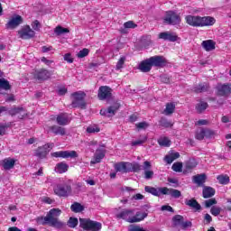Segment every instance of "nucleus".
<instances>
[{"instance_id": "nucleus-1", "label": "nucleus", "mask_w": 231, "mask_h": 231, "mask_svg": "<svg viewBox=\"0 0 231 231\" xmlns=\"http://www.w3.org/2000/svg\"><path fill=\"white\" fill-rule=\"evenodd\" d=\"M62 214V210L59 208L51 209L46 217H38L36 218L37 225H50L54 228H64L66 224L59 220V217Z\"/></svg>"}, {"instance_id": "nucleus-2", "label": "nucleus", "mask_w": 231, "mask_h": 231, "mask_svg": "<svg viewBox=\"0 0 231 231\" xmlns=\"http://www.w3.org/2000/svg\"><path fill=\"white\" fill-rule=\"evenodd\" d=\"M117 217L118 219H125L128 223H140V221H143L144 217H147V213L137 212L134 216V210L125 209L117 214Z\"/></svg>"}, {"instance_id": "nucleus-3", "label": "nucleus", "mask_w": 231, "mask_h": 231, "mask_svg": "<svg viewBox=\"0 0 231 231\" xmlns=\"http://www.w3.org/2000/svg\"><path fill=\"white\" fill-rule=\"evenodd\" d=\"M116 172H138L142 166L136 162H118L115 164Z\"/></svg>"}, {"instance_id": "nucleus-4", "label": "nucleus", "mask_w": 231, "mask_h": 231, "mask_svg": "<svg viewBox=\"0 0 231 231\" xmlns=\"http://www.w3.org/2000/svg\"><path fill=\"white\" fill-rule=\"evenodd\" d=\"M79 225L81 228L88 231H100L102 230V224L100 222L93 221L88 218H80Z\"/></svg>"}, {"instance_id": "nucleus-5", "label": "nucleus", "mask_w": 231, "mask_h": 231, "mask_svg": "<svg viewBox=\"0 0 231 231\" xmlns=\"http://www.w3.org/2000/svg\"><path fill=\"white\" fill-rule=\"evenodd\" d=\"M53 190L56 196H59L60 198H68V196H71L72 192L71 185L68 183L57 184Z\"/></svg>"}, {"instance_id": "nucleus-6", "label": "nucleus", "mask_w": 231, "mask_h": 231, "mask_svg": "<svg viewBox=\"0 0 231 231\" xmlns=\"http://www.w3.org/2000/svg\"><path fill=\"white\" fill-rule=\"evenodd\" d=\"M73 101H72V106L73 107H86V101H84V98H86V93L83 91H78L72 94Z\"/></svg>"}, {"instance_id": "nucleus-7", "label": "nucleus", "mask_w": 231, "mask_h": 231, "mask_svg": "<svg viewBox=\"0 0 231 231\" xmlns=\"http://www.w3.org/2000/svg\"><path fill=\"white\" fill-rule=\"evenodd\" d=\"M164 23L166 24H172V26H178L180 23H181V18L176 13L172 11L166 12V15L164 17Z\"/></svg>"}, {"instance_id": "nucleus-8", "label": "nucleus", "mask_w": 231, "mask_h": 231, "mask_svg": "<svg viewBox=\"0 0 231 231\" xmlns=\"http://www.w3.org/2000/svg\"><path fill=\"white\" fill-rule=\"evenodd\" d=\"M18 35L20 39H32V37H35V31L32 30L30 25H25L20 31H18Z\"/></svg>"}, {"instance_id": "nucleus-9", "label": "nucleus", "mask_w": 231, "mask_h": 231, "mask_svg": "<svg viewBox=\"0 0 231 231\" xmlns=\"http://www.w3.org/2000/svg\"><path fill=\"white\" fill-rule=\"evenodd\" d=\"M113 89L107 86H102L98 89L97 97L99 100H109L111 98Z\"/></svg>"}, {"instance_id": "nucleus-10", "label": "nucleus", "mask_w": 231, "mask_h": 231, "mask_svg": "<svg viewBox=\"0 0 231 231\" xmlns=\"http://www.w3.org/2000/svg\"><path fill=\"white\" fill-rule=\"evenodd\" d=\"M53 158H78L79 154L75 151H60L51 153Z\"/></svg>"}, {"instance_id": "nucleus-11", "label": "nucleus", "mask_w": 231, "mask_h": 231, "mask_svg": "<svg viewBox=\"0 0 231 231\" xmlns=\"http://www.w3.org/2000/svg\"><path fill=\"white\" fill-rule=\"evenodd\" d=\"M53 147H55V144L53 143H47L44 144L42 147H39L36 150V156H38V158H44L46 156V154H48L50 152V151H51V149H53Z\"/></svg>"}, {"instance_id": "nucleus-12", "label": "nucleus", "mask_w": 231, "mask_h": 231, "mask_svg": "<svg viewBox=\"0 0 231 231\" xmlns=\"http://www.w3.org/2000/svg\"><path fill=\"white\" fill-rule=\"evenodd\" d=\"M173 223L175 226H180V228H189V226H192V222L190 221H183V217L180 215H177L173 217Z\"/></svg>"}, {"instance_id": "nucleus-13", "label": "nucleus", "mask_w": 231, "mask_h": 231, "mask_svg": "<svg viewBox=\"0 0 231 231\" xmlns=\"http://www.w3.org/2000/svg\"><path fill=\"white\" fill-rule=\"evenodd\" d=\"M148 60L152 66H155V68H162L167 64V60L163 56H152Z\"/></svg>"}, {"instance_id": "nucleus-14", "label": "nucleus", "mask_w": 231, "mask_h": 231, "mask_svg": "<svg viewBox=\"0 0 231 231\" xmlns=\"http://www.w3.org/2000/svg\"><path fill=\"white\" fill-rule=\"evenodd\" d=\"M185 19L189 26H203V18L201 16L188 15Z\"/></svg>"}, {"instance_id": "nucleus-15", "label": "nucleus", "mask_w": 231, "mask_h": 231, "mask_svg": "<svg viewBox=\"0 0 231 231\" xmlns=\"http://www.w3.org/2000/svg\"><path fill=\"white\" fill-rule=\"evenodd\" d=\"M9 113L12 116H16L19 118V120H23V118H25V116H28V112H26V109L23 107L12 108Z\"/></svg>"}, {"instance_id": "nucleus-16", "label": "nucleus", "mask_w": 231, "mask_h": 231, "mask_svg": "<svg viewBox=\"0 0 231 231\" xmlns=\"http://www.w3.org/2000/svg\"><path fill=\"white\" fill-rule=\"evenodd\" d=\"M19 24H23V17L21 15H14L7 23L6 28L9 30H14L17 28Z\"/></svg>"}, {"instance_id": "nucleus-17", "label": "nucleus", "mask_w": 231, "mask_h": 231, "mask_svg": "<svg viewBox=\"0 0 231 231\" xmlns=\"http://www.w3.org/2000/svg\"><path fill=\"white\" fill-rule=\"evenodd\" d=\"M34 77L38 80H48V79L51 77V71L46 69H41L39 70H35Z\"/></svg>"}, {"instance_id": "nucleus-18", "label": "nucleus", "mask_w": 231, "mask_h": 231, "mask_svg": "<svg viewBox=\"0 0 231 231\" xmlns=\"http://www.w3.org/2000/svg\"><path fill=\"white\" fill-rule=\"evenodd\" d=\"M120 108V104L116 103L114 106L108 107L107 109H101L100 115H103L104 116H114L115 113L118 111Z\"/></svg>"}, {"instance_id": "nucleus-19", "label": "nucleus", "mask_w": 231, "mask_h": 231, "mask_svg": "<svg viewBox=\"0 0 231 231\" xmlns=\"http://www.w3.org/2000/svg\"><path fill=\"white\" fill-rule=\"evenodd\" d=\"M217 89L220 97H228L231 93V86L229 84L217 85Z\"/></svg>"}, {"instance_id": "nucleus-20", "label": "nucleus", "mask_w": 231, "mask_h": 231, "mask_svg": "<svg viewBox=\"0 0 231 231\" xmlns=\"http://www.w3.org/2000/svg\"><path fill=\"white\" fill-rule=\"evenodd\" d=\"M165 187L162 188H154L151 186H145L144 190L145 192H148V194H152V196H156L157 198H160L162 194L163 195V189Z\"/></svg>"}, {"instance_id": "nucleus-21", "label": "nucleus", "mask_w": 231, "mask_h": 231, "mask_svg": "<svg viewBox=\"0 0 231 231\" xmlns=\"http://www.w3.org/2000/svg\"><path fill=\"white\" fill-rule=\"evenodd\" d=\"M159 39L170 41V42H176V41H178V35H176L174 32H165L159 34Z\"/></svg>"}, {"instance_id": "nucleus-22", "label": "nucleus", "mask_w": 231, "mask_h": 231, "mask_svg": "<svg viewBox=\"0 0 231 231\" xmlns=\"http://www.w3.org/2000/svg\"><path fill=\"white\" fill-rule=\"evenodd\" d=\"M163 196H171V198H174L175 199H178V198H181V191L174 189H169L167 187L162 189Z\"/></svg>"}, {"instance_id": "nucleus-23", "label": "nucleus", "mask_w": 231, "mask_h": 231, "mask_svg": "<svg viewBox=\"0 0 231 231\" xmlns=\"http://www.w3.org/2000/svg\"><path fill=\"white\" fill-rule=\"evenodd\" d=\"M69 115L68 114H60L56 117V122L59 125H68L70 122Z\"/></svg>"}, {"instance_id": "nucleus-24", "label": "nucleus", "mask_w": 231, "mask_h": 231, "mask_svg": "<svg viewBox=\"0 0 231 231\" xmlns=\"http://www.w3.org/2000/svg\"><path fill=\"white\" fill-rule=\"evenodd\" d=\"M45 129L48 133H53L54 134H60V136H64V134H66V128L62 126L53 125Z\"/></svg>"}, {"instance_id": "nucleus-25", "label": "nucleus", "mask_w": 231, "mask_h": 231, "mask_svg": "<svg viewBox=\"0 0 231 231\" xmlns=\"http://www.w3.org/2000/svg\"><path fill=\"white\" fill-rule=\"evenodd\" d=\"M139 69L143 73H149V71H151V69H152V65L151 61L149 60V59L143 60L139 64Z\"/></svg>"}, {"instance_id": "nucleus-26", "label": "nucleus", "mask_w": 231, "mask_h": 231, "mask_svg": "<svg viewBox=\"0 0 231 231\" xmlns=\"http://www.w3.org/2000/svg\"><path fill=\"white\" fill-rule=\"evenodd\" d=\"M180 158V152H174V151H170L167 155L164 157V162L171 165L174 160H178Z\"/></svg>"}, {"instance_id": "nucleus-27", "label": "nucleus", "mask_w": 231, "mask_h": 231, "mask_svg": "<svg viewBox=\"0 0 231 231\" xmlns=\"http://www.w3.org/2000/svg\"><path fill=\"white\" fill-rule=\"evenodd\" d=\"M151 168V162L149 161H145L143 162V171H144V178L145 180H151L152 176H154V171L149 170Z\"/></svg>"}, {"instance_id": "nucleus-28", "label": "nucleus", "mask_w": 231, "mask_h": 231, "mask_svg": "<svg viewBox=\"0 0 231 231\" xmlns=\"http://www.w3.org/2000/svg\"><path fill=\"white\" fill-rule=\"evenodd\" d=\"M2 167H4L5 171H11L15 167V160L14 158H6L2 162Z\"/></svg>"}, {"instance_id": "nucleus-29", "label": "nucleus", "mask_w": 231, "mask_h": 231, "mask_svg": "<svg viewBox=\"0 0 231 231\" xmlns=\"http://www.w3.org/2000/svg\"><path fill=\"white\" fill-rule=\"evenodd\" d=\"M105 156L106 152H104V150H97L94 155V159L90 162V163H92L93 165H95V163H100Z\"/></svg>"}, {"instance_id": "nucleus-30", "label": "nucleus", "mask_w": 231, "mask_h": 231, "mask_svg": "<svg viewBox=\"0 0 231 231\" xmlns=\"http://www.w3.org/2000/svg\"><path fill=\"white\" fill-rule=\"evenodd\" d=\"M216 195V189L210 186H203V198H213Z\"/></svg>"}, {"instance_id": "nucleus-31", "label": "nucleus", "mask_w": 231, "mask_h": 231, "mask_svg": "<svg viewBox=\"0 0 231 231\" xmlns=\"http://www.w3.org/2000/svg\"><path fill=\"white\" fill-rule=\"evenodd\" d=\"M203 48L206 51H214L216 50V42L214 40L204 41Z\"/></svg>"}, {"instance_id": "nucleus-32", "label": "nucleus", "mask_w": 231, "mask_h": 231, "mask_svg": "<svg viewBox=\"0 0 231 231\" xmlns=\"http://www.w3.org/2000/svg\"><path fill=\"white\" fill-rule=\"evenodd\" d=\"M185 204L188 207H190V208H193V210H196V212H198V210H201V205H199V203H198L194 199H186Z\"/></svg>"}, {"instance_id": "nucleus-33", "label": "nucleus", "mask_w": 231, "mask_h": 231, "mask_svg": "<svg viewBox=\"0 0 231 231\" xmlns=\"http://www.w3.org/2000/svg\"><path fill=\"white\" fill-rule=\"evenodd\" d=\"M196 125L198 128L196 134H195V138L197 140H203V120H199L197 123H196Z\"/></svg>"}, {"instance_id": "nucleus-34", "label": "nucleus", "mask_w": 231, "mask_h": 231, "mask_svg": "<svg viewBox=\"0 0 231 231\" xmlns=\"http://www.w3.org/2000/svg\"><path fill=\"white\" fill-rule=\"evenodd\" d=\"M68 169L69 166L66 162H60L55 167V171L59 174H64V172H68Z\"/></svg>"}, {"instance_id": "nucleus-35", "label": "nucleus", "mask_w": 231, "mask_h": 231, "mask_svg": "<svg viewBox=\"0 0 231 231\" xmlns=\"http://www.w3.org/2000/svg\"><path fill=\"white\" fill-rule=\"evenodd\" d=\"M174 109H176V104L174 103H167L166 107L163 110V115L169 116L174 113Z\"/></svg>"}, {"instance_id": "nucleus-36", "label": "nucleus", "mask_w": 231, "mask_h": 231, "mask_svg": "<svg viewBox=\"0 0 231 231\" xmlns=\"http://www.w3.org/2000/svg\"><path fill=\"white\" fill-rule=\"evenodd\" d=\"M158 143L161 147H171V139L166 136H162L158 139Z\"/></svg>"}, {"instance_id": "nucleus-37", "label": "nucleus", "mask_w": 231, "mask_h": 231, "mask_svg": "<svg viewBox=\"0 0 231 231\" xmlns=\"http://www.w3.org/2000/svg\"><path fill=\"white\" fill-rule=\"evenodd\" d=\"M125 60H127L126 56H121L119 60H117V63L116 65V71H120L121 69H124V66L125 65Z\"/></svg>"}, {"instance_id": "nucleus-38", "label": "nucleus", "mask_w": 231, "mask_h": 231, "mask_svg": "<svg viewBox=\"0 0 231 231\" xmlns=\"http://www.w3.org/2000/svg\"><path fill=\"white\" fill-rule=\"evenodd\" d=\"M216 24V18L212 16L203 17V26H214Z\"/></svg>"}, {"instance_id": "nucleus-39", "label": "nucleus", "mask_w": 231, "mask_h": 231, "mask_svg": "<svg viewBox=\"0 0 231 231\" xmlns=\"http://www.w3.org/2000/svg\"><path fill=\"white\" fill-rule=\"evenodd\" d=\"M217 180L220 185H228L230 183V177L228 175H218Z\"/></svg>"}, {"instance_id": "nucleus-40", "label": "nucleus", "mask_w": 231, "mask_h": 231, "mask_svg": "<svg viewBox=\"0 0 231 231\" xmlns=\"http://www.w3.org/2000/svg\"><path fill=\"white\" fill-rule=\"evenodd\" d=\"M87 133L93 134L95 133H100V127L97 125H91L87 127Z\"/></svg>"}, {"instance_id": "nucleus-41", "label": "nucleus", "mask_w": 231, "mask_h": 231, "mask_svg": "<svg viewBox=\"0 0 231 231\" xmlns=\"http://www.w3.org/2000/svg\"><path fill=\"white\" fill-rule=\"evenodd\" d=\"M70 208L72 212H82V210H84V207L79 202H75L74 204H72Z\"/></svg>"}, {"instance_id": "nucleus-42", "label": "nucleus", "mask_w": 231, "mask_h": 231, "mask_svg": "<svg viewBox=\"0 0 231 231\" xmlns=\"http://www.w3.org/2000/svg\"><path fill=\"white\" fill-rule=\"evenodd\" d=\"M54 32L56 35H62V33H69V30L62 26H57Z\"/></svg>"}, {"instance_id": "nucleus-43", "label": "nucleus", "mask_w": 231, "mask_h": 231, "mask_svg": "<svg viewBox=\"0 0 231 231\" xmlns=\"http://www.w3.org/2000/svg\"><path fill=\"white\" fill-rule=\"evenodd\" d=\"M204 205L206 208H210V207H214V205H217V200H216V199H209L205 200Z\"/></svg>"}, {"instance_id": "nucleus-44", "label": "nucleus", "mask_w": 231, "mask_h": 231, "mask_svg": "<svg viewBox=\"0 0 231 231\" xmlns=\"http://www.w3.org/2000/svg\"><path fill=\"white\" fill-rule=\"evenodd\" d=\"M203 138H214V131L208 129V128H204L203 130Z\"/></svg>"}, {"instance_id": "nucleus-45", "label": "nucleus", "mask_w": 231, "mask_h": 231, "mask_svg": "<svg viewBox=\"0 0 231 231\" xmlns=\"http://www.w3.org/2000/svg\"><path fill=\"white\" fill-rule=\"evenodd\" d=\"M196 167V162L194 161H189L186 162L184 172H189V171H192Z\"/></svg>"}, {"instance_id": "nucleus-46", "label": "nucleus", "mask_w": 231, "mask_h": 231, "mask_svg": "<svg viewBox=\"0 0 231 231\" xmlns=\"http://www.w3.org/2000/svg\"><path fill=\"white\" fill-rule=\"evenodd\" d=\"M171 169L174 172H181L183 164L181 162H175L172 164Z\"/></svg>"}, {"instance_id": "nucleus-47", "label": "nucleus", "mask_w": 231, "mask_h": 231, "mask_svg": "<svg viewBox=\"0 0 231 231\" xmlns=\"http://www.w3.org/2000/svg\"><path fill=\"white\" fill-rule=\"evenodd\" d=\"M89 55V49H83L79 51L77 54L78 59H84V57H88Z\"/></svg>"}, {"instance_id": "nucleus-48", "label": "nucleus", "mask_w": 231, "mask_h": 231, "mask_svg": "<svg viewBox=\"0 0 231 231\" xmlns=\"http://www.w3.org/2000/svg\"><path fill=\"white\" fill-rule=\"evenodd\" d=\"M0 89H10V83L5 79H0Z\"/></svg>"}, {"instance_id": "nucleus-49", "label": "nucleus", "mask_w": 231, "mask_h": 231, "mask_svg": "<svg viewBox=\"0 0 231 231\" xmlns=\"http://www.w3.org/2000/svg\"><path fill=\"white\" fill-rule=\"evenodd\" d=\"M77 225H79V219L75 218V217H70L68 221V226H69V228H75V226H77Z\"/></svg>"}, {"instance_id": "nucleus-50", "label": "nucleus", "mask_w": 231, "mask_h": 231, "mask_svg": "<svg viewBox=\"0 0 231 231\" xmlns=\"http://www.w3.org/2000/svg\"><path fill=\"white\" fill-rule=\"evenodd\" d=\"M193 183L201 185L203 183V174L193 176Z\"/></svg>"}, {"instance_id": "nucleus-51", "label": "nucleus", "mask_w": 231, "mask_h": 231, "mask_svg": "<svg viewBox=\"0 0 231 231\" xmlns=\"http://www.w3.org/2000/svg\"><path fill=\"white\" fill-rule=\"evenodd\" d=\"M147 142V136L143 137L142 139H139L137 141H133L132 145L134 147L136 145H142L143 143H145Z\"/></svg>"}, {"instance_id": "nucleus-52", "label": "nucleus", "mask_w": 231, "mask_h": 231, "mask_svg": "<svg viewBox=\"0 0 231 231\" xmlns=\"http://www.w3.org/2000/svg\"><path fill=\"white\" fill-rule=\"evenodd\" d=\"M212 216H219L221 214V208L213 206L210 209Z\"/></svg>"}, {"instance_id": "nucleus-53", "label": "nucleus", "mask_w": 231, "mask_h": 231, "mask_svg": "<svg viewBox=\"0 0 231 231\" xmlns=\"http://www.w3.org/2000/svg\"><path fill=\"white\" fill-rule=\"evenodd\" d=\"M161 125H162V127H172V123L165 118H162Z\"/></svg>"}, {"instance_id": "nucleus-54", "label": "nucleus", "mask_w": 231, "mask_h": 231, "mask_svg": "<svg viewBox=\"0 0 231 231\" xmlns=\"http://www.w3.org/2000/svg\"><path fill=\"white\" fill-rule=\"evenodd\" d=\"M137 129H147L149 127V123L147 122H141L135 125Z\"/></svg>"}, {"instance_id": "nucleus-55", "label": "nucleus", "mask_w": 231, "mask_h": 231, "mask_svg": "<svg viewBox=\"0 0 231 231\" xmlns=\"http://www.w3.org/2000/svg\"><path fill=\"white\" fill-rule=\"evenodd\" d=\"M32 28L35 30V32H39L41 30V23L39 21L35 20L32 23Z\"/></svg>"}, {"instance_id": "nucleus-56", "label": "nucleus", "mask_w": 231, "mask_h": 231, "mask_svg": "<svg viewBox=\"0 0 231 231\" xmlns=\"http://www.w3.org/2000/svg\"><path fill=\"white\" fill-rule=\"evenodd\" d=\"M136 23H134L133 21H128L126 23H124V27L125 28H136Z\"/></svg>"}, {"instance_id": "nucleus-57", "label": "nucleus", "mask_w": 231, "mask_h": 231, "mask_svg": "<svg viewBox=\"0 0 231 231\" xmlns=\"http://www.w3.org/2000/svg\"><path fill=\"white\" fill-rule=\"evenodd\" d=\"M64 60H66L67 62H69V64H72L73 62V58L71 57L70 53H67L64 55Z\"/></svg>"}, {"instance_id": "nucleus-58", "label": "nucleus", "mask_w": 231, "mask_h": 231, "mask_svg": "<svg viewBox=\"0 0 231 231\" xmlns=\"http://www.w3.org/2000/svg\"><path fill=\"white\" fill-rule=\"evenodd\" d=\"M66 93H68V88H66V87L59 88L58 95L62 96V95H66Z\"/></svg>"}, {"instance_id": "nucleus-59", "label": "nucleus", "mask_w": 231, "mask_h": 231, "mask_svg": "<svg viewBox=\"0 0 231 231\" xmlns=\"http://www.w3.org/2000/svg\"><path fill=\"white\" fill-rule=\"evenodd\" d=\"M42 62H43L44 64H46V66L49 67H51L53 64V60H48L45 57L42 58Z\"/></svg>"}, {"instance_id": "nucleus-60", "label": "nucleus", "mask_w": 231, "mask_h": 231, "mask_svg": "<svg viewBox=\"0 0 231 231\" xmlns=\"http://www.w3.org/2000/svg\"><path fill=\"white\" fill-rule=\"evenodd\" d=\"M196 110L198 113H203V101H199V103L197 104Z\"/></svg>"}, {"instance_id": "nucleus-61", "label": "nucleus", "mask_w": 231, "mask_h": 231, "mask_svg": "<svg viewBox=\"0 0 231 231\" xmlns=\"http://www.w3.org/2000/svg\"><path fill=\"white\" fill-rule=\"evenodd\" d=\"M132 199H135L136 201H138L140 199H143V195L137 193L133 196Z\"/></svg>"}, {"instance_id": "nucleus-62", "label": "nucleus", "mask_w": 231, "mask_h": 231, "mask_svg": "<svg viewBox=\"0 0 231 231\" xmlns=\"http://www.w3.org/2000/svg\"><path fill=\"white\" fill-rule=\"evenodd\" d=\"M162 210H167L168 212H173L172 207L164 205L162 207Z\"/></svg>"}, {"instance_id": "nucleus-63", "label": "nucleus", "mask_w": 231, "mask_h": 231, "mask_svg": "<svg viewBox=\"0 0 231 231\" xmlns=\"http://www.w3.org/2000/svg\"><path fill=\"white\" fill-rule=\"evenodd\" d=\"M221 120H222L223 124H228V122H231L230 117H228L226 116H222Z\"/></svg>"}, {"instance_id": "nucleus-64", "label": "nucleus", "mask_w": 231, "mask_h": 231, "mask_svg": "<svg viewBox=\"0 0 231 231\" xmlns=\"http://www.w3.org/2000/svg\"><path fill=\"white\" fill-rule=\"evenodd\" d=\"M8 231H23L17 226H12L8 228Z\"/></svg>"}]
</instances>
